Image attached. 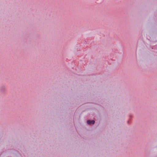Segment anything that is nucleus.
<instances>
[{
  "mask_svg": "<svg viewBox=\"0 0 157 157\" xmlns=\"http://www.w3.org/2000/svg\"><path fill=\"white\" fill-rule=\"evenodd\" d=\"M87 122L89 124H94V123L95 121L94 120H88L87 121Z\"/></svg>",
  "mask_w": 157,
  "mask_h": 157,
  "instance_id": "obj_1",
  "label": "nucleus"
}]
</instances>
